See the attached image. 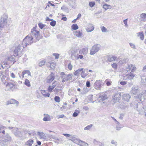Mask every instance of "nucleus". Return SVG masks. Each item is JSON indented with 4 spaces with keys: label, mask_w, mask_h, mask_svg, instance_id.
Instances as JSON below:
<instances>
[{
    "label": "nucleus",
    "mask_w": 146,
    "mask_h": 146,
    "mask_svg": "<svg viewBox=\"0 0 146 146\" xmlns=\"http://www.w3.org/2000/svg\"><path fill=\"white\" fill-rule=\"evenodd\" d=\"M38 33L39 31H36L35 28L32 29L30 35L26 36L23 39L22 42L23 46L25 47L28 45L31 44L33 42H36V41L35 40V38L38 40L40 39L38 36Z\"/></svg>",
    "instance_id": "nucleus-1"
},
{
    "label": "nucleus",
    "mask_w": 146,
    "mask_h": 146,
    "mask_svg": "<svg viewBox=\"0 0 146 146\" xmlns=\"http://www.w3.org/2000/svg\"><path fill=\"white\" fill-rule=\"evenodd\" d=\"M12 131L14 135L20 139L23 140L25 139V135L23 134V131H20L18 128H14Z\"/></svg>",
    "instance_id": "nucleus-2"
},
{
    "label": "nucleus",
    "mask_w": 146,
    "mask_h": 146,
    "mask_svg": "<svg viewBox=\"0 0 146 146\" xmlns=\"http://www.w3.org/2000/svg\"><path fill=\"white\" fill-rule=\"evenodd\" d=\"M60 75L61 78L62 79V81L63 82L70 80L72 79L73 76L72 74H67L63 72L61 73Z\"/></svg>",
    "instance_id": "nucleus-3"
},
{
    "label": "nucleus",
    "mask_w": 146,
    "mask_h": 146,
    "mask_svg": "<svg viewBox=\"0 0 146 146\" xmlns=\"http://www.w3.org/2000/svg\"><path fill=\"white\" fill-rule=\"evenodd\" d=\"M23 45L22 46L20 44H19L18 46L15 48L14 50V53L16 56H20L21 55L24 48Z\"/></svg>",
    "instance_id": "nucleus-4"
},
{
    "label": "nucleus",
    "mask_w": 146,
    "mask_h": 146,
    "mask_svg": "<svg viewBox=\"0 0 146 146\" xmlns=\"http://www.w3.org/2000/svg\"><path fill=\"white\" fill-rule=\"evenodd\" d=\"M100 46V44H96L92 46L90 50V54L93 55L99 50Z\"/></svg>",
    "instance_id": "nucleus-5"
},
{
    "label": "nucleus",
    "mask_w": 146,
    "mask_h": 146,
    "mask_svg": "<svg viewBox=\"0 0 146 146\" xmlns=\"http://www.w3.org/2000/svg\"><path fill=\"white\" fill-rule=\"evenodd\" d=\"M112 98L113 101V102H118L121 99V96L120 94H115Z\"/></svg>",
    "instance_id": "nucleus-6"
},
{
    "label": "nucleus",
    "mask_w": 146,
    "mask_h": 146,
    "mask_svg": "<svg viewBox=\"0 0 146 146\" xmlns=\"http://www.w3.org/2000/svg\"><path fill=\"white\" fill-rule=\"evenodd\" d=\"M14 85V84L12 82H7V84H5L6 87V89L7 91L12 90L13 88Z\"/></svg>",
    "instance_id": "nucleus-7"
},
{
    "label": "nucleus",
    "mask_w": 146,
    "mask_h": 146,
    "mask_svg": "<svg viewBox=\"0 0 146 146\" xmlns=\"http://www.w3.org/2000/svg\"><path fill=\"white\" fill-rule=\"evenodd\" d=\"M54 74L52 72L47 77L46 79V82L50 83L52 82L54 80Z\"/></svg>",
    "instance_id": "nucleus-8"
},
{
    "label": "nucleus",
    "mask_w": 146,
    "mask_h": 146,
    "mask_svg": "<svg viewBox=\"0 0 146 146\" xmlns=\"http://www.w3.org/2000/svg\"><path fill=\"white\" fill-rule=\"evenodd\" d=\"M135 76V75L133 74L131 72L130 74H126L123 76V79L126 80L127 79L131 80Z\"/></svg>",
    "instance_id": "nucleus-9"
},
{
    "label": "nucleus",
    "mask_w": 146,
    "mask_h": 146,
    "mask_svg": "<svg viewBox=\"0 0 146 146\" xmlns=\"http://www.w3.org/2000/svg\"><path fill=\"white\" fill-rule=\"evenodd\" d=\"M63 135L65 136L69 137V139L71 140L72 141L75 143H77L76 140L77 139L75 137H73L70 134H68L63 133Z\"/></svg>",
    "instance_id": "nucleus-10"
},
{
    "label": "nucleus",
    "mask_w": 146,
    "mask_h": 146,
    "mask_svg": "<svg viewBox=\"0 0 146 146\" xmlns=\"http://www.w3.org/2000/svg\"><path fill=\"white\" fill-rule=\"evenodd\" d=\"M101 82L100 80L96 81L94 84V86L96 89L100 90L101 88Z\"/></svg>",
    "instance_id": "nucleus-11"
},
{
    "label": "nucleus",
    "mask_w": 146,
    "mask_h": 146,
    "mask_svg": "<svg viewBox=\"0 0 146 146\" xmlns=\"http://www.w3.org/2000/svg\"><path fill=\"white\" fill-rule=\"evenodd\" d=\"M126 69L127 71H131V72H133L135 71L136 68L134 65L130 64L128 65V66Z\"/></svg>",
    "instance_id": "nucleus-12"
},
{
    "label": "nucleus",
    "mask_w": 146,
    "mask_h": 146,
    "mask_svg": "<svg viewBox=\"0 0 146 146\" xmlns=\"http://www.w3.org/2000/svg\"><path fill=\"white\" fill-rule=\"evenodd\" d=\"M4 137L5 139L3 140V141L5 142V143L7 142H10L11 140V137L7 133H6L5 135L4 136Z\"/></svg>",
    "instance_id": "nucleus-13"
},
{
    "label": "nucleus",
    "mask_w": 146,
    "mask_h": 146,
    "mask_svg": "<svg viewBox=\"0 0 146 146\" xmlns=\"http://www.w3.org/2000/svg\"><path fill=\"white\" fill-rule=\"evenodd\" d=\"M7 23V20L4 18H1L0 21V28H3Z\"/></svg>",
    "instance_id": "nucleus-14"
},
{
    "label": "nucleus",
    "mask_w": 146,
    "mask_h": 146,
    "mask_svg": "<svg viewBox=\"0 0 146 146\" xmlns=\"http://www.w3.org/2000/svg\"><path fill=\"white\" fill-rule=\"evenodd\" d=\"M119 106L121 109H123L127 108L128 107V105L127 103H124L123 102H120Z\"/></svg>",
    "instance_id": "nucleus-15"
},
{
    "label": "nucleus",
    "mask_w": 146,
    "mask_h": 146,
    "mask_svg": "<svg viewBox=\"0 0 146 146\" xmlns=\"http://www.w3.org/2000/svg\"><path fill=\"white\" fill-rule=\"evenodd\" d=\"M71 57L72 59L74 60H77L79 58L82 59L83 58V56L82 55L72 54L71 55Z\"/></svg>",
    "instance_id": "nucleus-16"
},
{
    "label": "nucleus",
    "mask_w": 146,
    "mask_h": 146,
    "mask_svg": "<svg viewBox=\"0 0 146 146\" xmlns=\"http://www.w3.org/2000/svg\"><path fill=\"white\" fill-rule=\"evenodd\" d=\"M130 98L131 96L129 94H124L123 96V99L127 102L129 101Z\"/></svg>",
    "instance_id": "nucleus-17"
},
{
    "label": "nucleus",
    "mask_w": 146,
    "mask_h": 146,
    "mask_svg": "<svg viewBox=\"0 0 146 146\" xmlns=\"http://www.w3.org/2000/svg\"><path fill=\"white\" fill-rule=\"evenodd\" d=\"M138 87L137 86H133L132 88L131 92L134 95L136 94L139 92Z\"/></svg>",
    "instance_id": "nucleus-18"
},
{
    "label": "nucleus",
    "mask_w": 146,
    "mask_h": 146,
    "mask_svg": "<svg viewBox=\"0 0 146 146\" xmlns=\"http://www.w3.org/2000/svg\"><path fill=\"white\" fill-rule=\"evenodd\" d=\"M44 117L43 119V120L45 121H50L51 120L50 116L48 114H44Z\"/></svg>",
    "instance_id": "nucleus-19"
},
{
    "label": "nucleus",
    "mask_w": 146,
    "mask_h": 146,
    "mask_svg": "<svg viewBox=\"0 0 146 146\" xmlns=\"http://www.w3.org/2000/svg\"><path fill=\"white\" fill-rule=\"evenodd\" d=\"M76 142L80 144L81 146H88L87 143L78 139L76 140Z\"/></svg>",
    "instance_id": "nucleus-20"
},
{
    "label": "nucleus",
    "mask_w": 146,
    "mask_h": 146,
    "mask_svg": "<svg viewBox=\"0 0 146 146\" xmlns=\"http://www.w3.org/2000/svg\"><path fill=\"white\" fill-rule=\"evenodd\" d=\"M107 98V96L105 94H100L99 95L98 98L99 100L104 101L106 100Z\"/></svg>",
    "instance_id": "nucleus-21"
},
{
    "label": "nucleus",
    "mask_w": 146,
    "mask_h": 146,
    "mask_svg": "<svg viewBox=\"0 0 146 146\" xmlns=\"http://www.w3.org/2000/svg\"><path fill=\"white\" fill-rule=\"evenodd\" d=\"M8 78L7 77L3 75L1 78V80L4 84H6V83L7 84V82H8Z\"/></svg>",
    "instance_id": "nucleus-22"
},
{
    "label": "nucleus",
    "mask_w": 146,
    "mask_h": 146,
    "mask_svg": "<svg viewBox=\"0 0 146 146\" xmlns=\"http://www.w3.org/2000/svg\"><path fill=\"white\" fill-rule=\"evenodd\" d=\"M74 35L80 38L82 37V34L80 31H77L74 32Z\"/></svg>",
    "instance_id": "nucleus-23"
},
{
    "label": "nucleus",
    "mask_w": 146,
    "mask_h": 146,
    "mask_svg": "<svg viewBox=\"0 0 146 146\" xmlns=\"http://www.w3.org/2000/svg\"><path fill=\"white\" fill-rule=\"evenodd\" d=\"M117 59V57L115 56H109L108 59V61L109 62H112Z\"/></svg>",
    "instance_id": "nucleus-24"
},
{
    "label": "nucleus",
    "mask_w": 146,
    "mask_h": 146,
    "mask_svg": "<svg viewBox=\"0 0 146 146\" xmlns=\"http://www.w3.org/2000/svg\"><path fill=\"white\" fill-rule=\"evenodd\" d=\"M141 20L142 21H146V14L142 13L140 16Z\"/></svg>",
    "instance_id": "nucleus-25"
},
{
    "label": "nucleus",
    "mask_w": 146,
    "mask_h": 146,
    "mask_svg": "<svg viewBox=\"0 0 146 146\" xmlns=\"http://www.w3.org/2000/svg\"><path fill=\"white\" fill-rule=\"evenodd\" d=\"M88 27H90V28H88L86 29V31L87 32H90L93 31L94 29V27L92 24H89Z\"/></svg>",
    "instance_id": "nucleus-26"
},
{
    "label": "nucleus",
    "mask_w": 146,
    "mask_h": 146,
    "mask_svg": "<svg viewBox=\"0 0 146 146\" xmlns=\"http://www.w3.org/2000/svg\"><path fill=\"white\" fill-rule=\"evenodd\" d=\"M27 74L28 76H30L31 77V72L29 70H24L23 71L21 74V75L22 76V78L24 77V76L25 74Z\"/></svg>",
    "instance_id": "nucleus-27"
},
{
    "label": "nucleus",
    "mask_w": 146,
    "mask_h": 146,
    "mask_svg": "<svg viewBox=\"0 0 146 146\" xmlns=\"http://www.w3.org/2000/svg\"><path fill=\"white\" fill-rule=\"evenodd\" d=\"M6 58L7 60L13 62L15 61V56L14 55H12L9 56H8Z\"/></svg>",
    "instance_id": "nucleus-28"
},
{
    "label": "nucleus",
    "mask_w": 146,
    "mask_h": 146,
    "mask_svg": "<svg viewBox=\"0 0 146 146\" xmlns=\"http://www.w3.org/2000/svg\"><path fill=\"white\" fill-rule=\"evenodd\" d=\"M34 143V141L31 139H30L28 140L27 141L25 142V144L26 145L28 146H32V144Z\"/></svg>",
    "instance_id": "nucleus-29"
},
{
    "label": "nucleus",
    "mask_w": 146,
    "mask_h": 146,
    "mask_svg": "<svg viewBox=\"0 0 146 146\" xmlns=\"http://www.w3.org/2000/svg\"><path fill=\"white\" fill-rule=\"evenodd\" d=\"M82 70L81 71V76L83 78H85V77L87 76V74L85 73L84 70V68H81Z\"/></svg>",
    "instance_id": "nucleus-30"
},
{
    "label": "nucleus",
    "mask_w": 146,
    "mask_h": 146,
    "mask_svg": "<svg viewBox=\"0 0 146 146\" xmlns=\"http://www.w3.org/2000/svg\"><path fill=\"white\" fill-rule=\"evenodd\" d=\"M41 93L43 95L44 97H49L50 96V94L47 93L45 90H41Z\"/></svg>",
    "instance_id": "nucleus-31"
},
{
    "label": "nucleus",
    "mask_w": 146,
    "mask_h": 146,
    "mask_svg": "<svg viewBox=\"0 0 146 146\" xmlns=\"http://www.w3.org/2000/svg\"><path fill=\"white\" fill-rule=\"evenodd\" d=\"M81 68L78 69L74 72V74L76 76H79V74L81 72Z\"/></svg>",
    "instance_id": "nucleus-32"
},
{
    "label": "nucleus",
    "mask_w": 146,
    "mask_h": 146,
    "mask_svg": "<svg viewBox=\"0 0 146 146\" xmlns=\"http://www.w3.org/2000/svg\"><path fill=\"white\" fill-rule=\"evenodd\" d=\"M111 6L110 5L107 4H104L103 7V8L105 9L106 11L108 9H111Z\"/></svg>",
    "instance_id": "nucleus-33"
},
{
    "label": "nucleus",
    "mask_w": 146,
    "mask_h": 146,
    "mask_svg": "<svg viewBox=\"0 0 146 146\" xmlns=\"http://www.w3.org/2000/svg\"><path fill=\"white\" fill-rule=\"evenodd\" d=\"M24 84L25 85L28 87H29L31 86V85L30 82L29 80L27 79L25 80Z\"/></svg>",
    "instance_id": "nucleus-34"
},
{
    "label": "nucleus",
    "mask_w": 146,
    "mask_h": 146,
    "mask_svg": "<svg viewBox=\"0 0 146 146\" xmlns=\"http://www.w3.org/2000/svg\"><path fill=\"white\" fill-rule=\"evenodd\" d=\"M56 86L55 85H53L52 86H49L48 90L50 92H51L53 89L55 88Z\"/></svg>",
    "instance_id": "nucleus-35"
},
{
    "label": "nucleus",
    "mask_w": 146,
    "mask_h": 146,
    "mask_svg": "<svg viewBox=\"0 0 146 146\" xmlns=\"http://www.w3.org/2000/svg\"><path fill=\"white\" fill-rule=\"evenodd\" d=\"M80 113V111L79 110H75L74 112L73 113L72 115L73 117H77L79 113Z\"/></svg>",
    "instance_id": "nucleus-36"
},
{
    "label": "nucleus",
    "mask_w": 146,
    "mask_h": 146,
    "mask_svg": "<svg viewBox=\"0 0 146 146\" xmlns=\"http://www.w3.org/2000/svg\"><path fill=\"white\" fill-rule=\"evenodd\" d=\"M138 34H139L138 35L139 36L141 40H143L144 39V36L143 34V32H140Z\"/></svg>",
    "instance_id": "nucleus-37"
},
{
    "label": "nucleus",
    "mask_w": 146,
    "mask_h": 146,
    "mask_svg": "<svg viewBox=\"0 0 146 146\" xmlns=\"http://www.w3.org/2000/svg\"><path fill=\"white\" fill-rule=\"evenodd\" d=\"M46 61L44 60H42L38 63V65L40 67H42L44 65Z\"/></svg>",
    "instance_id": "nucleus-38"
},
{
    "label": "nucleus",
    "mask_w": 146,
    "mask_h": 146,
    "mask_svg": "<svg viewBox=\"0 0 146 146\" xmlns=\"http://www.w3.org/2000/svg\"><path fill=\"white\" fill-rule=\"evenodd\" d=\"M71 28L73 29L76 30L78 29V27L77 24H73L72 25Z\"/></svg>",
    "instance_id": "nucleus-39"
},
{
    "label": "nucleus",
    "mask_w": 146,
    "mask_h": 146,
    "mask_svg": "<svg viewBox=\"0 0 146 146\" xmlns=\"http://www.w3.org/2000/svg\"><path fill=\"white\" fill-rule=\"evenodd\" d=\"M143 93H141V94H139V95L135 96V97L138 99L140 101H141L142 99V98L143 97Z\"/></svg>",
    "instance_id": "nucleus-40"
},
{
    "label": "nucleus",
    "mask_w": 146,
    "mask_h": 146,
    "mask_svg": "<svg viewBox=\"0 0 146 146\" xmlns=\"http://www.w3.org/2000/svg\"><path fill=\"white\" fill-rule=\"evenodd\" d=\"M11 104H16V105L18 106L19 104V102L16 100L13 99H11Z\"/></svg>",
    "instance_id": "nucleus-41"
},
{
    "label": "nucleus",
    "mask_w": 146,
    "mask_h": 146,
    "mask_svg": "<svg viewBox=\"0 0 146 146\" xmlns=\"http://www.w3.org/2000/svg\"><path fill=\"white\" fill-rule=\"evenodd\" d=\"M37 133L38 135L41 138H43L44 139H46V138L44 137V133L42 132H37Z\"/></svg>",
    "instance_id": "nucleus-42"
},
{
    "label": "nucleus",
    "mask_w": 146,
    "mask_h": 146,
    "mask_svg": "<svg viewBox=\"0 0 146 146\" xmlns=\"http://www.w3.org/2000/svg\"><path fill=\"white\" fill-rule=\"evenodd\" d=\"M92 124H90L87 125L86 127H85L84 128V130H89L93 126Z\"/></svg>",
    "instance_id": "nucleus-43"
},
{
    "label": "nucleus",
    "mask_w": 146,
    "mask_h": 146,
    "mask_svg": "<svg viewBox=\"0 0 146 146\" xmlns=\"http://www.w3.org/2000/svg\"><path fill=\"white\" fill-rule=\"evenodd\" d=\"M88 51V49L87 48H83L82 50V52L83 54H85L87 53Z\"/></svg>",
    "instance_id": "nucleus-44"
},
{
    "label": "nucleus",
    "mask_w": 146,
    "mask_h": 146,
    "mask_svg": "<svg viewBox=\"0 0 146 146\" xmlns=\"http://www.w3.org/2000/svg\"><path fill=\"white\" fill-rule=\"evenodd\" d=\"M60 98L58 96H56L54 98L55 101L57 102H59L60 101Z\"/></svg>",
    "instance_id": "nucleus-45"
},
{
    "label": "nucleus",
    "mask_w": 146,
    "mask_h": 146,
    "mask_svg": "<svg viewBox=\"0 0 146 146\" xmlns=\"http://www.w3.org/2000/svg\"><path fill=\"white\" fill-rule=\"evenodd\" d=\"M101 29L102 32L103 33H105L107 32V29L104 26L101 27Z\"/></svg>",
    "instance_id": "nucleus-46"
},
{
    "label": "nucleus",
    "mask_w": 146,
    "mask_h": 146,
    "mask_svg": "<svg viewBox=\"0 0 146 146\" xmlns=\"http://www.w3.org/2000/svg\"><path fill=\"white\" fill-rule=\"evenodd\" d=\"M38 25L39 28L41 29H42L46 26L45 25L43 24L42 23H38Z\"/></svg>",
    "instance_id": "nucleus-47"
},
{
    "label": "nucleus",
    "mask_w": 146,
    "mask_h": 146,
    "mask_svg": "<svg viewBox=\"0 0 146 146\" xmlns=\"http://www.w3.org/2000/svg\"><path fill=\"white\" fill-rule=\"evenodd\" d=\"M49 65H48L51 68H52L53 69L54 68L55 66V64L53 62L50 63H49Z\"/></svg>",
    "instance_id": "nucleus-48"
},
{
    "label": "nucleus",
    "mask_w": 146,
    "mask_h": 146,
    "mask_svg": "<svg viewBox=\"0 0 146 146\" xmlns=\"http://www.w3.org/2000/svg\"><path fill=\"white\" fill-rule=\"evenodd\" d=\"M56 21L54 20H52V21L50 22V25L52 27L54 26L56 24Z\"/></svg>",
    "instance_id": "nucleus-49"
},
{
    "label": "nucleus",
    "mask_w": 146,
    "mask_h": 146,
    "mask_svg": "<svg viewBox=\"0 0 146 146\" xmlns=\"http://www.w3.org/2000/svg\"><path fill=\"white\" fill-rule=\"evenodd\" d=\"M95 5V3L94 2H90L89 3V5L91 7H93Z\"/></svg>",
    "instance_id": "nucleus-50"
},
{
    "label": "nucleus",
    "mask_w": 146,
    "mask_h": 146,
    "mask_svg": "<svg viewBox=\"0 0 146 146\" xmlns=\"http://www.w3.org/2000/svg\"><path fill=\"white\" fill-rule=\"evenodd\" d=\"M111 66L113 68L116 69L117 67V65L116 64L114 63L111 64Z\"/></svg>",
    "instance_id": "nucleus-51"
},
{
    "label": "nucleus",
    "mask_w": 146,
    "mask_h": 146,
    "mask_svg": "<svg viewBox=\"0 0 146 146\" xmlns=\"http://www.w3.org/2000/svg\"><path fill=\"white\" fill-rule=\"evenodd\" d=\"M123 23L125 24V26L127 27L128 26L127 25V19L124 20H123Z\"/></svg>",
    "instance_id": "nucleus-52"
},
{
    "label": "nucleus",
    "mask_w": 146,
    "mask_h": 146,
    "mask_svg": "<svg viewBox=\"0 0 146 146\" xmlns=\"http://www.w3.org/2000/svg\"><path fill=\"white\" fill-rule=\"evenodd\" d=\"M129 45L130 46L133 48L136 49L135 46L134 44L131 43H129Z\"/></svg>",
    "instance_id": "nucleus-53"
},
{
    "label": "nucleus",
    "mask_w": 146,
    "mask_h": 146,
    "mask_svg": "<svg viewBox=\"0 0 146 146\" xmlns=\"http://www.w3.org/2000/svg\"><path fill=\"white\" fill-rule=\"evenodd\" d=\"M73 66L71 63H70L68 65V68L70 70H71Z\"/></svg>",
    "instance_id": "nucleus-54"
},
{
    "label": "nucleus",
    "mask_w": 146,
    "mask_h": 146,
    "mask_svg": "<svg viewBox=\"0 0 146 146\" xmlns=\"http://www.w3.org/2000/svg\"><path fill=\"white\" fill-rule=\"evenodd\" d=\"M86 86L87 87L89 88L90 86V81H87L86 83Z\"/></svg>",
    "instance_id": "nucleus-55"
},
{
    "label": "nucleus",
    "mask_w": 146,
    "mask_h": 146,
    "mask_svg": "<svg viewBox=\"0 0 146 146\" xmlns=\"http://www.w3.org/2000/svg\"><path fill=\"white\" fill-rule=\"evenodd\" d=\"M53 55L55 56V59H58V58L59 57V54L55 53L53 54Z\"/></svg>",
    "instance_id": "nucleus-56"
},
{
    "label": "nucleus",
    "mask_w": 146,
    "mask_h": 146,
    "mask_svg": "<svg viewBox=\"0 0 146 146\" xmlns=\"http://www.w3.org/2000/svg\"><path fill=\"white\" fill-rule=\"evenodd\" d=\"M111 143L115 145V146H116L117 145V142L113 140H111Z\"/></svg>",
    "instance_id": "nucleus-57"
},
{
    "label": "nucleus",
    "mask_w": 146,
    "mask_h": 146,
    "mask_svg": "<svg viewBox=\"0 0 146 146\" xmlns=\"http://www.w3.org/2000/svg\"><path fill=\"white\" fill-rule=\"evenodd\" d=\"M5 131L3 129L2 127L0 128V133H2L5 134Z\"/></svg>",
    "instance_id": "nucleus-58"
},
{
    "label": "nucleus",
    "mask_w": 146,
    "mask_h": 146,
    "mask_svg": "<svg viewBox=\"0 0 146 146\" xmlns=\"http://www.w3.org/2000/svg\"><path fill=\"white\" fill-rule=\"evenodd\" d=\"M89 89L88 88H84V91L85 93H87L89 92Z\"/></svg>",
    "instance_id": "nucleus-59"
},
{
    "label": "nucleus",
    "mask_w": 146,
    "mask_h": 146,
    "mask_svg": "<svg viewBox=\"0 0 146 146\" xmlns=\"http://www.w3.org/2000/svg\"><path fill=\"white\" fill-rule=\"evenodd\" d=\"M93 96L92 95H90L88 97L89 100L91 101H92L93 100Z\"/></svg>",
    "instance_id": "nucleus-60"
},
{
    "label": "nucleus",
    "mask_w": 146,
    "mask_h": 146,
    "mask_svg": "<svg viewBox=\"0 0 146 146\" xmlns=\"http://www.w3.org/2000/svg\"><path fill=\"white\" fill-rule=\"evenodd\" d=\"M116 127V129L118 130H119L122 127L120 126V125H117Z\"/></svg>",
    "instance_id": "nucleus-61"
},
{
    "label": "nucleus",
    "mask_w": 146,
    "mask_h": 146,
    "mask_svg": "<svg viewBox=\"0 0 146 146\" xmlns=\"http://www.w3.org/2000/svg\"><path fill=\"white\" fill-rule=\"evenodd\" d=\"M124 116V114L123 113H121L120 114V116L119 117V118L121 119H123V117Z\"/></svg>",
    "instance_id": "nucleus-62"
},
{
    "label": "nucleus",
    "mask_w": 146,
    "mask_h": 146,
    "mask_svg": "<svg viewBox=\"0 0 146 146\" xmlns=\"http://www.w3.org/2000/svg\"><path fill=\"white\" fill-rule=\"evenodd\" d=\"M126 84L127 82L125 81H121L120 82V84L122 85H124Z\"/></svg>",
    "instance_id": "nucleus-63"
},
{
    "label": "nucleus",
    "mask_w": 146,
    "mask_h": 146,
    "mask_svg": "<svg viewBox=\"0 0 146 146\" xmlns=\"http://www.w3.org/2000/svg\"><path fill=\"white\" fill-rule=\"evenodd\" d=\"M123 62V64L126 62H127L128 61V59L127 58H124L123 60H122Z\"/></svg>",
    "instance_id": "nucleus-64"
}]
</instances>
